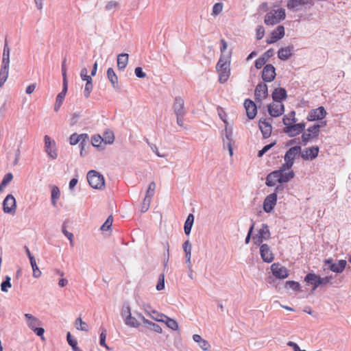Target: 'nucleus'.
<instances>
[{
    "label": "nucleus",
    "instance_id": "f257e3e1",
    "mask_svg": "<svg viewBox=\"0 0 351 351\" xmlns=\"http://www.w3.org/2000/svg\"><path fill=\"white\" fill-rule=\"evenodd\" d=\"M230 53L221 54L216 65V69L219 72V80L221 83L226 82L230 75Z\"/></svg>",
    "mask_w": 351,
    "mask_h": 351
},
{
    "label": "nucleus",
    "instance_id": "f03ea898",
    "mask_svg": "<svg viewBox=\"0 0 351 351\" xmlns=\"http://www.w3.org/2000/svg\"><path fill=\"white\" fill-rule=\"evenodd\" d=\"M285 16V10L283 8L271 10L265 16V23L267 25H276L283 20Z\"/></svg>",
    "mask_w": 351,
    "mask_h": 351
},
{
    "label": "nucleus",
    "instance_id": "7ed1b4c3",
    "mask_svg": "<svg viewBox=\"0 0 351 351\" xmlns=\"http://www.w3.org/2000/svg\"><path fill=\"white\" fill-rule=\"evenodd\" d=\"M87 180L91 187L101 189L104 186V178L96 171L91 170L87 173Z\"/></svg>",
    "mask_w": 351,
    "mask_h": 351
},
{
    "label": "nucleus",
    "instance_id": "20e7f679",
    "mask_svg": "<svg viewBox=\"0 0 351 351\" xmlns=\"http://www.w3.org/2000/svg\"><path fill=\"white\" fill-rule=\"evenodd\" d=\"M45 151L47 156L51 159H56L58 157L57 150L56 149V142L48 135L44 136Z\"/></svg>",
    "mask_w": 351,
    "mask_h": 351
},
{
    "label": "nucleus",
    "instance_id": "39448f33",
    "mask_svg": "<svg viewBox=\"0 0 351 351\" xmlns=\"http://www.w3.org/2000/svg\"><path fill=\"white\" fill-rule=\"evenodd\" d=\"M313 4L314 2L313 0H288L287 7L289 10L299 11L303 6L310 8Z\"/></svg>",
    "mask_w": 351,
    "mask_h": 351
},
{
    "label": "nucleus",
    "instance_id": "423d86ee",
    "mask_svg": "<svg viewBox=\"0 0 351 351\" xmlns=\"http://www.w3.org/2000/svg\"><path fill=\"white\" fill-rule=\"evenodd\" d=\"M16 204L14 197L9 194L3 202V210L5 213L14 215L16 213Z\"/></svg>",
    "mask_w": 351,
    "mask_h": 351
},
{
    "label": "nucleus",
    "instance_id": "0eeeda50",
    "mask_svg": "<svg viewBox=\"0 0 351 351\" xmlns=\"http://www.w3.org/2000/svg\"><path fill=\"white\" fill-rule=\"evenodd\" d=\"M88 141V136L87 134H77L74 133L70 136L69 143L72 145H75L78 143H80V146L82 147L80 151V154L82 155V152L84 146L87 144Z\"/></svg>",
    "mask_w": 351,
    "mask_h": 351
},
{
    "label": "nucleus",
    "instance_id": "6e6552de",
    "mask_svg": "<svg viewBox=\"0 0 351 351\" xmlns=\"http://www.w3.org/2000/svg\"><path fill=\"white\" fill-rule=\"evenodd\" d=\"M271 270L273 275L279 279H284L289 276L287 269L279 263H273L271 265Z\"/></svg>",
    "mask_w": 351,
    "mask_h": 351
},
{
    "label": "nucleus",
    "instance_id": "1a4fd4ad",
    "mask_svg": "<svg viewBox=\"0 0 351 351\" xmlns=\"http://www.w3.org/2000/svg\"><path fill=\"white\" fill-rule=\"evenodd\" d=\"M301 152L300 146H294L291 147L284 156L285 162H287V166L293 165L295 158Z\"/></svg>",
    "mask_w": 351,
    "mask_h": 351
},
{
    "label": "nucleus",
    "instance_id": "9d476101",
    "mask_svg": "<svg viewBox=\"0 0 351 351\" xmlns=\"http://www.w3.org/2000/svg\"><path fill=\"white\" fill-rule=\"evenodd\" d=\"M276 77V69L272 64H266L262 71V78L265 82H272Z\"/></svg>",
    "mask_w": 351,
    "mask_h": 351
},
{
    "label": "nucleus",
    "instance_id": "9b49d317",
    "mask_svg": "<svg viewBox=\"0 0 351 351\" xmlns=\"http://www.w3.org/2000/svg\"><path fill=\"white\" fill-rule=\"evenodd\" d=\"M326 111L324 108L320 106L317 108L311 110L308 116L307 120L310 121H318L323 119L326 115Z\"/></svg>",
    "mask_w": 351,
    "mask_h": 351
},
{
    "label": "nucleus",
    "instance_id": "f8f14e48",
    "mask_svg": "<svg viewBox=\"0 0 351 351\" xmlns=\"http://www.w3.org/2000/svg\"><path fill=\"white\" fill-rule=\"evenodd\" d=\"M277 202V195L273 193L267 195L263 202V210L265 212L269 213L275 207Z\"/></svg>",
    "mask_w": 351,
    "mask_h": 351
},
{
    "label": "nucleus",
    "instance_id": "ddd939ff",
    "mask_svg": "<svg viewBox=\"0 0 351 351\" xmlns=\"http://www.w3.org/2000/svg\"><path fill=\"white\" fill-rule=\"evenodd\" d=\"M305 128V123H300L296 124H291L284 129L285 133L289 136L294 137L300 134Z\"/></svg>",
    "mask_w": 351,
    "mask_h": 351
},
{
    "label": "nucleus",
    "instance_id": "4468645a",
    "mask_svg": "<svg viewBox=\"0 0 351 351\" xmlns=\"http://www.w3.org/2000/svg\"><path fill=\"white\" fill-rule=\"evenodd\" d=\"M325 264L328 265V267L332 271L340 274L344 270L347 262L345 260H339L333 263L331 259H328L325 261Z\"/></svg>",
    "mask_w": 351,
    "mask_h": 351
},
{
    "label": "nucleus",
    "instance_id": "2eb2a0df",
    "mask_svg": "<svg viewBox=\"0 0 351 351\" xmlns=\"http://www.w3.org/2000/svg\"><path fill=\"white\" fill-rule=\"evenodd\" d=\"M284 111V105L282 102L274 101L268 106V112L271 117H279L283 114Z\"/></svg>",
    "mask_w": 351,
    "mask_h": 351
},
{
    "label": "nucleus",
    "instance_id": "dca6fc26",
    "mask_svg": "<svg viewBox=\"0 0 351 351\" xmlns=\"http://www.w3.org/2000/svg\"><path fill=\"white\" fill-rule=\"evenodd\" d=\"M259 128L265 138L270 136L271 133V119H261L259 121Z\"/></svg>",
    "mask_w": 351,
    "mask_h": 351
},
{
    "label": "nucleus",
    "instance_id": "f3484780",
    "mask_svg": "<svg viewBox=\"0 0 351 351\" xmlns=\"http://www.w3.org/2000/svg\"><path fill=\"white\" fill-rule=\"evenodd\" d=\"M260 254L263 261L266 263H271L274 259V254L267 244L261 245Z\"/></svg>",
    "mask_w": 351,
    "mask_h": 351
},
{
    "label": "nucleus",
    "instance_id": "a211bd4d",
    "mask_svg": "<svg viewBox=\"0 0 351 351\" xmlns=\"http://www.w3.org/2000/svg\"><path fill=\"white\" fill-rule=\"evenodd\" d=\"M173 109L176 115L184 116L186 113L184 99L180 97H176L173 102Z\"/></svg>",
    "mask_w": 351,
    "mask_h": 351
},
{
    "label": "nucleus",
    "instance_id": "6ab92c4d",
    "mask_svg": "<svg viewBox=\"0 0 351 351\" xmlns=\"http://www.w3.org/2000/svg\"><path fill=\"white\" fill-rule=\"evenodd\" d=\"M246 114L250 119H253L257 113L256 106L254 102L250 99H246L244 102Z\"/></svg>",
    "mask_w": 351,
    "mask_h": 351
},
{
    "label": "nucleus",
    "instance_id": "aec40b11",
    "mask_svg": "<svg viewBox=\"0 0 351 351\" xmlns=\"http://www.w3.org/2000/svg\"><path fill=\"white\" fill-rule=\"evenodd\" d=\"M318 153L319 147H312L306 148L302 152H301V156L304 160H313L317 156Z\"/></svg>",
    "mask_w": 351,
    "mask_h": 351
},
{
    "label": "nucleus",
    "instance_id": "412c9836",
    "mask_svg": "<svg viewBox=\"0 0 351 351\" xmlns=\"http://www.w3.org/2000/svg\"><path fill=\"white\" fill-rule=\"evenodd\" d=\"M254 94L256 99L261 101L268 95L267 86L264 83L258 84L256 87Z\"/></svg>",
    "mask_w": 351,
    "mask_h": 351
},
{
    "label": "nucleus",
    "instance_id": "4be33fe9",
    "mask_svg": "<svg viewBox=\"0 0 351 351\" xmlns=\"http://www.w3.org/2000/svg\"><path fill=\"white\" fill-rule=\"evenodd\" d=\"M304 281L308 285L312 286L313 291H315L319 287V276L315 274H308L304 278Z\"/></svg>",
    "mask_w": 351,
    "mask_h": 351
},
{
    "label": "nucleus",
    "instance_id": "5701e85b",
    "mask_svg": "<svg viewBox=\"0 0 351 351\" xmlns=\"http://www.w3.org/2000/svg\"><path fill=\"white\" fill-rule=\"evenodd\" d=\"M285 35V28L282 25H279L271 33V39L268 40V43H274L282 38Z\"/></svg>",
    "mask_w": 351,
    "mask_h": 351
},
{
    "label": "nucleus",
    "instance_id": "b1692460",
    "mask_svg": "<svg viewBox=\"0 0 351 351\" xmlns=\"http://www.w3.org/2000/svg\"><path fill=\"white\" fill-rule=\"evenodd\" d=\"M277 182L280 183V178L278 171L276 170L267 175L265 184L268 186H274Z\"/></svg>",
    "mask_w": 351,
    "mask_h": 351
},
{
    "label": "nucleus",
    "instance_id": "393cba45",
    "mask_svg": "<svg viewBox=\"0 0 351 351\" xmlns=\"http://www.w3.org/2000/svg\"><path fill=\"white\" fill-rule=\"evenodd\" d=\"M293 50V46L281 48L278 52V56L282 60H287L291 56Z\"/></svg>",
    "mask_w": 351,
    "mask_h": 351
},
{
    "label": "nucleus",
    "instance_id": "a878e982",
    "mask_svg": "<svg viewBox=\"0 0 351 351\" xmlns=\"http://www.w3.org/2000/svg\"><path fill=\"white\" fill-rule=\"evenodd\" d=\"M193 339L195 342L197 343L199 346L204 351H208L210 348V345L208 341L204 339H203L199 335H193Z\"/></svg>",
    "mask_w": 351,
    "mask_h": 351
},
{
    "label": "nucleus",
    "instance_id": "bb28decb",
    "mask_svg": "<svg viewBox=\"0 0 351 351\" xmlns=\"http://www.w3.org/2000/svg\"><path fill=\"white\" fill-rule=\"evenodd\" d=\"M287 97V91L283 88H275L272 93V98L274 101L281 102V101Z\"/></svg>",
    "mask_w": 351,
    "mask_h": 351
},
{
    "label": "nucleus",
    "instance_id": "cd10ccee",
    "mask_svg": "<svg viewBox=\"0 0 351 351\" xmlns=\"http://www.w3.org/2000/svg\"><path fill=\"white\" fill-rule=\"evenodd\" d=\"M10 49L8 45V42L5 40L2 54L1 65L10 66Z\"/></svg>",
    "mask_w": 351,
    "mask_h": 351
},
{
    "label": "nucleus",
    "instance_id": "c85d7f7f",
    "mask_svg": "<svg viewBox=\"0 0 351 351\" xmlns=\"http://www.w3.org/2000/svg\"><path fill=\"white\" fill-rule=\"evenodd\" d=\"M25 317L27 319V322L28 326L34 330L35 328H38V326L40 324V321L38 318L32 316L31 314L26 313L25 314Z\"/></svg>",
    "mask_w": 351,
    "mask_h": 351
},
{
    "label": "nucleus",
    "instance_id": "c756f323",
    "mask_svg": "<svg viewBox=\"0 0 351 351\" xmlns=\"http://www.w3.org/2000/svg\"><path fill=\"white\" fill-rule=\"evenodd\" d=\"M107 77L109 81L110 82L112 87L114 88H118V77L112 68H109L107 70Z\"/></svg>",
    "mask_w": 351,
    "mask_h": 351
},
{
    "label": "nucleus",
    "instance_id": "7c9ffc66",
    "mask_svg": "<svg viewBox=\"0 0 351 351\" xmlns=\"http://www.w3.org/2000/svg\"><path fill=\"white\" fill-rule=\"evenodd\" d=\"M128 62V54L121 53L117 56V67L119 70H123Z\"/></svg>",
    "mask_w": 351,
    "mask_h": 351
},
{
    "label": "nucleus",
    "instance_id": "2f4dec72",
    "mask_svg": "<svg viewBox=\"0 0 351 351\" xmlns=\"http://www.w3.org/2000/svg\"><path fill=\"white\" fill-rule=\"evenodd\" d=\"M10 66L1 65L0 69V87H3L9 75Z\"/></svg>",
    "mask_w": 351,
    "mask_h": 351
},
{
    "label": "nucleus",
    "instance_id": "473e14b6",
    "mask_svg": "<svg viewBox=\"0 0 351 351\" xmlns=\"http://www.w3.org/2000/svg\"><path fill=\"white\" fill-rule=\"evenodd\" d=\"M278 173L280 178V183L287 182L295 176V173L292 170L289 171L288 172H281V171H278Z\"/></svg>",
    "mask_w": 351,
    "mask_h": 351
},
{
    "label": "nucleus",
    "instance_id": "72a5a7b5",
    "mask_svg": "<svg viewBox=\"0 0 351 351\" xmlns=\"http://www.w3.org/2000/svg\"><path fill=\"white\" fill-rule=\"evenodd\" d=\"M194 221V216L193 214H189L185 221L184 226V233L189 235L191 231V228Z\"/></svg>",
    "mask_w": 351,
    "mask_h": 351
},
{
    "label": "nucleus",
    "instance_id": "f704fd0d",
    "mask_svg": "<svg viewBox=\"0 0 351 351\" xmlns=\"http://www.w3.org/2000/svg\"><path fill=\"white\" fill-rule=\"evenodd\" d=\"M222 136L224 147H226V145H228V143L232 144V130L231 128H228L227 126H226L225 134H222Z\"/></svg>",
    "mask_w": 351,
    "mask_h": 351
},
{
    "label": "nucleus",
    "instance_id": "c9c22d12",
    "mask_svg": "<svg viewBox=\"0 0 351 351\" xmlns=\"http://www.w3.org/2000/svg\"><path fill=\"white\" fill-rule=\"evenodd\" d=\"M143 324L147 325V327L156 332H158V333H162V328L158 324H156V323H154L151 321H149V319H143Z\"/></svg>",
    "mask_w": 351,
    "mask_h": 351
},
{
    "label": "nucleus",
    "instance_id": "e433bc0d",
    "mask_svg": "<svg viewBox=\"0 0 351 351\" xmlns=\"http://www.w3.org/2000/svg\"><path fill=\"white\" fill-rule=\"evenodd\" d=\"M124 322L126 326L132 328H138L141 325L137 319L135 317H133L132 315L128 317H125Z\"/></svg>",
    "mask_w": 351,
    "mask_h": 351
},
{
    "label": "nucleus",
    "instance_id": "4c0bfd02",
    "mask_svg": "<svg viewBox=\"0 0 351 351\" xmlns=\"http://www.w3.org/2000/svg\"><path fill=\"white\" fill-rule=\"evenodd\" d=\"M258 234L263 239L268 240L270 237L269 226L265 223L262 224V227L259 230Z\"/></svg>",
    "mask_w": 351,
    "mask_h": 351
},
{
    "label": "nucleus",
    "instance_id": "58836bf2",
    "mask_svg": "<svg viewBox=\"0 0 351 351\" xmlns=\"http://www.w3.org/2000/svg\"><path fill=\"white\" fill-rule=\"evenodd\" d=\"M295 112L294 111H291L287 115H285L283 118V123L287 126L291 125L293 123L296 122V119L295 118Z\"/></svg>",
    "mask_w": 351,
    "mask_h": 351
},
{
    "label": "nucleus",
    "instance_id": "ea45409f",
    "mask_svg": "<svg viewBox=\"0 0 351 351\" xmlns=\"http://www.w3.org/2000/svg\"><path fill=\"white\" fill-rule=\"evenodd\" d=\"M60 197V191L58 186H53L51 190V204L53 206L56 205L57 200Z\"/></svg>",
    "mask_w": 351,
    "mask_h": 351
},
{
    "label": "nucleus",
    "instance_id": "a19ab883",
    "mask_svg": "<svg viewBox=\"0 0 351 351\" xmlns=\"http://www.w3.org/2000/svg\"><path fill=\"white\" fill-rule=\"evenodd\" d=\"M102 138L105 144H112L114 142V136L111 130H106L104 132V137H102Z\"/></svg>",
    "mask_w": 351,
    "mask_h": 351
},
{
    "label": "nucleus",
    "instance_id": "79ce46f5",
    "mask_svg": "<svg viewBox=\"0 0 351 351\" xmlns=\"http://www.w3.org/2000/svg\"><path fill=\"white\" fill-rule=\"evenodd\" d=\"M30 265L33 270V276L36 278H39L42 273L37 266L35 258H31Z\"/></svg>",
    "mask_w": 351,
    "mask_h": 351
},
{
    "label": "nucleus",
    "instance_id": "37998d69",
    "mask_svg": "<svg viewBox=\"0 0 351 351\" xmlns=\"http://www.w3.org/2000/svg\"><path fill=\"white\" fill-rule=\"evenodd\" d=\"M75 326L79 330L86 332L88 330V324L85 322L82 321V319L80 317L76 319L75 322Z\"/></svg>",
    "mask_w": 351,
    "mask_h": 351
},
{
    "label": "nucleus",
    "instance_id": "c03bdc74",
    "mask_svg": "<svg viewBox=\"0 0 351 351\" xmlns=\"http://www.w3.org/2000/svg\"><path fill=\"white\" fill-rule=\"evenodd\" d=\"M68 343L72 347L73 351H82L77 347V341L75 339L72 338L71 333L69 332L66 335Z\"/></svg>",
    "mask_w": 351,
    "mask_h": 351
},
{
    "label": "nucleus",
    "instance_id": "a18cd8bd",
    "mask_svg": "<svg viewBox=\"0 0 351 351\" xmlns=\"http://www.w3.org/2000/svg\"><path fill=\"white\" fill-rule=\"evenodd\" d=\"M164 322L165 323L168 328L173 330H178V324L175 319L169 318V317L166 316Z\"/></svg>",
    "mask_w": 351,
    "mask_h": 351
},
{
    "label": "nucleus",
    "instance_id": "49530a36",
    "mask_svg": "<svg viewBox=\"0 0 351 351\" xmlns=\"http://www.w3.org/2000/svg\"><path fill=\"white\" fill-rule=\"evenodd\" d=\"M92 81V79H89V80L86 81V83L85 84L84 95L86 98H88L90 97V93L93 90V85Z\"/></svg>",
    "mask_w": 351,
    "mask_h": 351
},
{
    "label": "nucleus",
    "instance_id": "de8ad7c7",
    "mask_svg": "<svg viewBox=\"0 0 351 351\" xmlns=\"http://www.w3.org/2000/svg\"><path fill=\"white\" fill-rule=\"evenodd\" d=\"M165 317H166L165 315H164L162 313H160L158 311H156V310H152V314L150 315V317L152 318L153 319H154L157 322H165Z\"/></svg>",
    "mask_w": 351,
    "mask_h": 351
},
{
    "label": "nucleus",
    "instance_id": "09e8293b",
    "mask_svg": "<svg viewBox=\"0 0 351 351\" xmlns=\"http://www.w3.org/2000/svg\"><path fill=\"white\" fill-rule=\"evenodd\" d=\"M156 189V184L154 182H151L148 186L147 190L146 191V195L145 197L152 199V197L154 195Z\"/></svg>",
    "mask_w": 351,
    "mask_h": 351
},
{
    "label": "nucleus",
    "instance_id": "8fccbe9b",
    "mask_svg": "<svg viewBox=\"0 0 351 351\" xmlns=\"http://www.w3.org/2000/svg\"><path fill=\"white\" fill-rule=\"evenodd\" d=\"M10 280H11V278L9 276H6L5 280L1 282V290L3 292H8V288H10L12 287Z\"/></svg>",
    "mask_w": 351,
    "mask_h": 351
},
{
    "label": "nucleus",
    "instance_id": "3c124183",
    "mask_svg": "<svg viewBox=\"0 0 351 351\" xmlns=\"http://www.w3.org/2000/svg\"><path fill=\"white\" fill-rule=\"evenodd\" d=\"M131 314H132L131 308H130L129 304L125 303L123 305L121 312V315L122 317L123 318V319H125V317H129L130 315H131Z\"/></svg>",
    "mask_w": 351,
    "mask_h": 351
},
{
    "label": "nucleus",
    "instance_id": "603ef678",
    "mask_svg": "<svg viewBox=\"0 0 351 351\" xmlns=\"http://www.w3.org/2000/svg\"><path fill=\"white\" fill-rule=\"evenodd\" d=\"M65 96L63 95V94H58L56 97V103L54 105V110L56 112H58L62 106L63 101L64 99Z\"/></svg>",
    "mask_w": 351,
    "mask_h": 351
},
{
    "label": "nucleus",
    "instance_id": "864d4df0",
    "mask_svg": "<svg viewBox=\"0 0 351 351\" xmlns=\"http://www.w3.org/2000/svg\"><path fill=\"white\" fill-rule=\"evenodd\" d=\"M320 125H314L307 129V132L311 134L313 138H317L319 135Z\"/></svg>",
    "mask_w": 351,
    "mask_h": 351
},
{
    "label": "nucleus",
    "instance_id": "5fc2aeb1",
    "mask_svg": "<svg viewBox=\"0 0 351 351\" xmlns=\"http://www.w3.org/2000/svg\"><path fill=\"white\" fill-rule=\"evenodd\" d=\"M223 3H216L213 7L212 10V15L213 16H217L219 14H220L223 10Z\"/></svg>",
    "mask_w": 351,
    "mask_h": 351
},
{
    "label": "nucleus",
    "instance_id": "6e6d98bb",
    "mask_svg": "<svg viewBox=\"0 0 351 351\" xmlns=\"http://www.w3.org/2000/svg\"><path fill=\"white\" fill-rule=\"evenodd\" d=\"M112 221H113L112 217L109 216L107 218V219L106 220V221L104 222V223L101 226V228H100L101 230L106 231V230H109L110 228V227L112 226Z\"/></svg>",
    "mask_w": 351,
    "mask_h": 351
},
{
    "label": "nucleus",
    "instance_id": "4d7b16f0",
    "mask_svg": "<svg viewBox=\"0 0 351 351\" xmlns=\"http://www.w3.org/2000/svg\"><path fill=\"white\" fill-rule=\"evenodd\" d=\"M152 199L145 197L141 207V211L142 213H145L148 210L150 204H151Z\"/></svg>",
    "mask_w": 351,
    "mask_h": 351
},
{
    "label": "nucleus",
    "instance_id": "13d9d810",
    "mask_svg": "<svg viewBox=\"0 0 351 351\" xmlns=\"http://www.w3.org/2000/svg\"><path fill=\"white\" fill-rule=\"evenodd\" d=\"M285 287L287 288H289L294 291H296L300 289V284L295 281H287L286 284H285Z\"/></svg>",
    "mask_w": 351,
    "mask_h": 351
},
{
    "label": "nucleus",
    "instance_id": "bf43d9fd",
    "mask_svg": "<svg viewBox=\"0 0 351 351\" xmlns=\"http://www.w3.org/2000/svg\"><path fill=\"white\" fill-rule=\"evenodd\" d=\"M104 142L103 138L100 135H95L92 138V145L94 147H99L100 144Z\"/></svg>",
    "mask_w": 351,
    "mask_h": 351
},
{
    "label": "nucleus",
    "instance_id": "052dcab7",
    "mask_svg": "<svg viewBox=\"0 0 351 351\" xmlns=\"http://www.w3.org/2000/svg\"><path fill=\"white\" fill-rule=\"evenodd\" d=\"M119 6V3L116 1H108L106 6L105 10L107 11H110L113 8H116Z\"/></svg>",
    "mask_w": 351,
    "mask_h": 351
},
{
    "label": "nucleus",
    "instance_id": "680f3d73",
    "mask_svg": "<svg viewBox=\"0 0 351 351\" xmlns=\"http://www.w3.org/2000/svg\"><path fill=\"white\" fill-rule=\"evenodd\" d=\"M106 330L105 328L101 329V332L99 337V343L101 346H106Z\"/></svg>",
    "mask_w": 351,
    "mask_h": 351
},
{
    "label": "nucleus",
    "instance_id": "e2e57ef3",
    "mask_svg": "<svg viewBox=\"0 0 351 351\" xmlns=\"http://www.w3.org/2000/svg\"><path fill=\"white\" fill-rule=\"evenodd\" d=\"M13 179V175L11 173L5 174L1 181L2 185L7 186Z\"/></svg>",
    "mask_w": 351,
    "mask_h": 351
},
{
    "label": "nucleus",
    "instance_id": "0e129e2a",
    "mask_svg": "<svg viewBox=\"0 0 351 351\" xmlns=\"http://www.w3.org/2000/svg\"><path fill=\"white\" fill-rule=\"evenodd\" d=\"M80 77L82 80L88 81L89 79H92L91 76L88 75V71L86 68H83L80 71Z\"/></svg>",
    "mask_w": 351,
    "mask_h": 351
},
{
    "label": "nucleus",
    "instance_id": "69168bd1",
    "mask_svg": "<svg viewBox=\"0 0 351 351\" xmlns=\"http://www.w3.org/2000/svg\"><path fill=\"white\" fill-rule=\"evenodd\" d=\"M266 62V59L261 56L255 61V67L258 69H261Z\"/></svg>",
    "mask_w": 351,
    "mask_h": 351
},
{
    "label": "nucleus",
    "instance_id": "338daca9",
    "mask_svg": "<svg viewBox=\"0 0 351 351\" xmlns=\"http://www.w3.org/2000/svg\"><path fill=\"white\" fill-rule=\"evenodd\" d=\"M134 73L138 78H144L146 77V73L143 72L142 68L139 66L134 69Z\"/></svg>",
    "mask_w": 351,
    "mask_h": 351
},
{
    "label": "nucleus",
    "instance_id": "774afa93",
    "mask_svg": "<svg viewBox=\"0 0 351 351\" xmlns=\"http://www.w3.org/2000/svg\"><path fill=\"white\" fill-rule=\"evenodd\" d=\"M182 248L185 254L191 253L192 246L189 241H186L183 243Z\"/></svg>",
    "mask_w": 351,
    "mask_h": 351
}]
</instances>
